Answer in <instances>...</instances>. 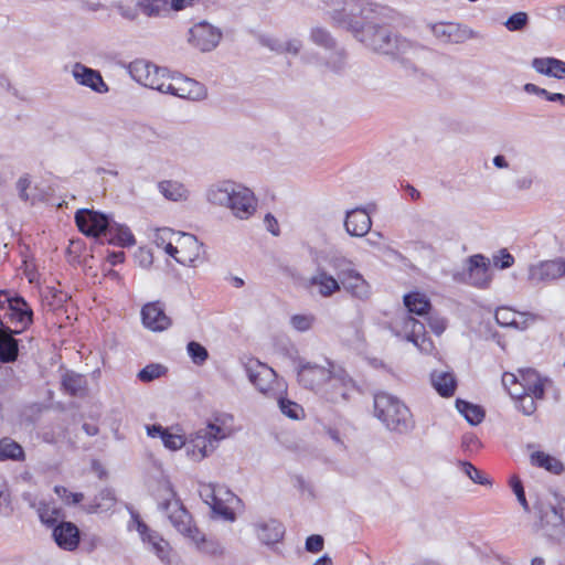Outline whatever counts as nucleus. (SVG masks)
I'll use <instances>...</instances> for the list:
<instances>
[{
    "label": "nucleus",
    "instance_id": "2",
    "mask_svg": "<svg viewBox=\"0 0 565 565\" xmlns=\"http://www.w3.org/2000/svg\"><path fill=\"white\" fill-rule=\"evenodd\" d=\"M374 415L391 431L407 434L415 427V422L408 407L398 398L387 393L374 395Z\"/></svg>",
    "mask_w": 565,
    "mask_h": 565
},
{
    "label": "nucleus",
    "instance_id": "9",
    "mask_svg": "<svg viewBox=\"0 0 565 565\" xmlns=\"http://www.w3.org/2000/svg\"><path fill=\"white\" fill-rule=\"evenodd\" d=\"M129 72L138 83L166 94V85L171 75L164 68L145 60H136L130 63Z\"/></svg>",
    "mask_w": 565,
    "mask_h": 565
},
{
    "label": "nucleus",
    "instance_id": "1",
    "mask_svg": "<svg viewBox=\"0 0 565 565\" xmlns=\"http://www.w3.org/2000/svg\"><path fill=\"white\" fill-rule=\"evenodd\" d=\"M205 199L215 206L226 207L238 220H248L257 209V199L246 186L231 180L211 184Z\"/></svg>",
    "mask_w": 565,
    "mask_h": 565
},
{
    "label": "nucleus",
    "instance_id": "49",
    "mask_svg": "<svg viewBox=\"0 0 565 565\" xmlns=\"http://www.w3.org/2000/svg\"><path fill=\"white\" fill-rule=\"evenodd\" d=\"M188 353L196 365H202L209 358L207 350L199 342L191 341L188 343Z\"/></svg>",
    "mask_w": 565,
    "mask_h": 565
},
{
    "label": "nucleus",
    "instance_id": "21",
    "mask_svg": "<svg viewBox=\"0 0 565 565\" xmlns=\"http://www.w3.org/2000/svg\"><path fill=\"white\" fill-rule=\"evenodd\" d=\"M141 318L143 326L153 332H161L171 326V319L159 301L146 303L141 309Z\"/></svg>",
    "mask_w": 565,
    "mask_h": 565
},
{
    "label": "nucleus",
    "instance_id": "8",
    "mask_svg": "<svg viewBox=\"0 0 565 565\" xmlns=\"http://www.w3.org/2000/svg\"><path fill=\"white\" fill-rule=\"evenodd\" d=\"M342 366L335 364L329 359H324L323 364L316 362H300L298 366V382L305 387L316 393L332 377Z\"/></svg>",
    "mask_w": 565,
    "mask_h": 565
},
{
    "label": "nucleus",
    "instance_id": "63",
    "mask_svg": "<svg viewBox=\"0 0 565 565\" xmlns=\"http://www.w3.org/2000/svg\"><path fill=\"white\" fill-rule=\"evenodd\" d=\"M260 43L264 46H267L268 49H270L271 51H275L277 53H282V41H280L278 39L270 38V36H262Z\"/></svg>",
    "mask_w": 565,
    "mask_h": 565
},
{
    "label": "nucleus",
    "instance_id": "24",
    "mask_svg": "<svg viewBox=\"0 0 565 565\" xmlns=\"http://www.w3.org/2000/svg\"><path fill=\"white\" fill-rule=\"evenodd\" d=\"M359 300H367L371 297V286L364 277L354 269L340 279V288Z\"/></svg>",
    "mask_w": 565,
    "mask_h": 565
},
{
    "label": "nucleus",
    "instance_id": "23",
    "mask_svg": "<svg viewBox=\"0 0 565 565\" xmlns=\"http://www.w3.org/2000/svg\"><path fill=\"white\" fill-rule=\"evenodd\" d=\"M544 381L539 373L532 369L521 371L520 387L511 390V396L533 394L537 399L544 397Z\"/></svg>",
    "mask_w": 565,
    "mask_h": 565
},
{
    "label": "nucleus",
    "instance_id": "13",
    "mask_svg": "<svg viewBox=\"0 0 565 565\" xmlns=\"http://www.w3.org/2000/svg\"><path fill=\"white\" fill-rule=\"evenodd\" d=\"M166 94L190 100H202L207 96L203 84L181 75H171L166 85Z\"/></svg>",
    "mask_w": 565,
    "mask_h": 565
},
{
    "label": "nucleus",
    "instance_id": "11",
    "mask_svg": "<svg viewBox=\"0 0 565 565\" xmlns=\"http://www.w3.org/2000/svg\"><path fill=\"white\" fill-rule=\"evenodd\" d=\"M136 530L138 531L142 542L153 552L158 558L166 565H172L171 546L158 532L152 531L143 523L137 514H132Z\"/></svg>",
    "mask_w": 565,
    "mask_h": 565
},
{
    "label": "nucleus",
    "instance_id": "51",
    "mask_svg": "<svg viewBox=\"0 0 565 565\" xmlns=\"http://www.w3.org/2000/svg\"><path fill=\"white\" fill-rule=\"evenodd\" d=\"M166 372V367L161 364H149L145 366L142 370L138 373V379L141 382H151L156 379H159Z\"/></svg>",
    "mask_w": 565,
    "mask_h": 565
},
{
    "label": "nucleus",
    "instance_id": "14",
    "mask_svg": "<svg viewBox=\"0 0 565 565\" xmlns=\"http://www.w3.org/2000/svg\"><path fill=\"white\" fill-rule=\"evenodd\" d=\"M246 373L255 387L267 396H275L274 383L276 381L275 371L258 360H249L246 365Z\"/></svg>",
    "mask_w": 565,
    "mask_h": 565
},
{
    "label": "nucleus",
    "instance_id": "47",
    "mask_svg": "<svg viewBox=\"0 0 565 565\" xmlns=\"http://www.w3.org/2000/svg\"><path fill=\"white\" fill-rule=\"evenodd\" d=\"M329 264L331 268L337 273L338 279L344 278L347 274L354 270L353 264L350 259L344 256L334 255L330 258Z\"/></svg>",
    "mask_w": 565,
    "mask_h": 565
},
{
    "label": "nucleus",
    "instance_id": "62",
    "mask_svg": "<svg viewBox=\"0 0 565 565\" xmlns=\"http://www.w3.org/2000/svg\"><path fill=\"white\" fill-rule=\"evenodd\" d=\"M513 263V256L509 254L505 249H502L500 252V255L494 257V264L502 269L511 267Z\"/></svg>",
    "mask_w": 565,
    "mask_h": 565
},
{
    "label": "nucleus",
    "instance_id": "45",
    "mask_svg": "<svg viewBox=\"0 0 565 565\" xmlns=\"http://www.w3.org/2000/svg\"><path fill=\"white\" fill-rule=\"evenodd\" d=\"M41 522L47 526L54 527L58 523L61 516V509L51 507L46 503H41L38 509Z\"/></svg>",
    "mask_w": 565,
    "mask_h": 565
},
{
    "label": "nucleus",
    "instance_id": "33",
    "mask_svg": "<svg viewBox=\"0 0 565 565\" xmlns=\"http://www.w3.org/2000/svg\"><path fill=\"white\" fill-rule=\"evenodd\" d=\"M62 386L72 396H82L87 390V381L84 375L67 371L62 377Z\"/></svg>",
    "mask_w": 565,
    "mask_h": 565
},
{
    "label": "nucleus",
    "instance_id": "16",
    "mask_svg": "<svg viewBox=\"0 0 565 565\" xmlns=\"http://www.w3.org/2000/svg\"><path fill=\"white\" fill-rule=\"evenodd\" d=\"M303 60L321 70L333 73H340L347 65V54L342 47L338 46V44L334 45V49H330V51L318 52L312 56L306 55L303 56Z\"/></svg>",
    "mask_w": 565,
    "mask_h": 565
},
{
    "label": "nucleus",
    "instance_id": "30",
    "mask_svg": "<svg viewBox=\"0 0 565 565\" xmlns=\"http://www.w3.org/2000/svg\"><path fill=\"white\" fill-rule=\"evenodd\" d=\"M147 433L150 437H159L164 447L170 450L180 449L185 445V439L181 435L172 434L161 425H151L147 427Z\"/></svg>",
    "mask_w": 565,
    "mask_h": 565
},
{
    "label": "nucleus",
    "instance_id": "50",
    "mask_svg": "<svg viewBox=\"0 0 565 565\" xmlns=\"http://www.w3.org/2000/svg\"><path fill=\"white\" fill-rule=\"evenodd\" d=\"M316 322V317L311 313L308 315H295L290 318L291 327L300 332L310 330Z\"/></svg>",
    "mask_w": 565,
    "mask_h": 565
},
{
    "label": "nucleus",
    "instance_id": "18",
    "mask_svg": "<svg viewBox=\"0 0 565 565\" xmlns=\"http://www.w3.org/2000/svg\"><path fill=\"white\" fill-rule=\"evenodd\" d=\"M173 257L181 265H191L200 257L201 244L198 238L188 233H181L175 243Z\"/></svg>",
    "mask_w": 565,
    "mask_h": 565
},
{
    "label": "nucleus",
    "instance_id": "60",
    "mask_svg": "<svg viewBox=\"0 0 565 565\" xmlns=\"http://www.w3.org/2000/svg\"><path fill=\"white\" fill-rule=\"evenodd\" d=\"M323 548V537L318 534L310 535L306 540V550L310 553H318Z\"/></svg>",
    "mask_w": 565,
    "mask_h": 565
},
{
    "label": "nucleus",
    "instance_id": "6",
    "mask_svg": "<svg viewBox=\"0 0 565 565\" xmlns=\"http://www.w3.org/2000/svg\"><path fill=\"white\" fill-rule=\"evenodd\" d=\"M390 328L397 337H403L413 342L420 352H433L434 343L427 337L424 323L409 316L407 311L396 315L391 321Z\"/></svg>",
    "mask_w": 565,
    "mask_h": 565
},
{
    "label": "nucleus",
    "instance_id": "55",
    "mask_svg": "<svg viewBox=\"0 0 565 565\" xmlns=\"http://www.w3.org/2000/svg\"><path fill=\"white\" fill-rule=\"evenodd\" d=\"M54 492L58 495V498L64 500L67 504H77V503H79L84 499L83 493L70 492L63 486H55L54 487Z\"/></svg>",
    "mask_w": 565,
    "mask_h": 565
},
{
    "label": "nucleus",
    "instance_id": "52",
    "mask_svg": "<svg viewBox=\"0 0 565 565\" xmlns=\"http://www.w3.org/2000/svg\"><path fill=\"white\" fill-rule=\"evenodd\" d=\"M461 467H462L463 472L475 483L491 484L490 480L483 475V472L481 470L477 469L472 463L465 461L461 463Z\"/></svg>",
    "mask_w": 565,
    "mask_h": 565
},
{
    "label": "nucleus",
    "instance_id": "5",
    "mask_svg": "<svg viewBox=\"0 0 565 565\" xmlns=\"http://www.w3.org/2000/svg\"><path fill=\"white\" fill-rule=\"evenodd\" d=\"M373 14L372 4L362 0H350L345 1L341 9H334L331 18L339 26L351 31L358 39L373 21Z\"/></svg>",
    "mask_w": 565,
    "mask_h": 565
},
{
    "label": "nucleus",
    "instance_id": "20",
    "mask_svg": "<svg viewBox=\"0 0 565 565\" xmlns=\"http://www.w3.org/2000/svg\"><path fill=\"white\" fill-rule=\"evenodd\" d=\"M52 536L60 548L68 552L75 551L81 541L79 529L68 521L58 522L53 527Z\"/></svg>",
    "mask_w": 565,
    "mask_h": 565
},
{
    "label": "nucleus",
    "instance_id": "26",
    "mask_svg": "<svg viewBox=\"0 0 565 565\" xmlns=\"http://www.w3.org/2000/svg\"><path fill=\"white\" fill-rule=\"evenodd\" d=\"M4 316L9 318V321L12 324L20 327L19 330L14 331L15 333H19L32 323L33 312L23 298L14 297L13 302H11V308L4 313Z\"/></svg>",
    "mask_w": 565,
    "mask_h": 565
},
{
    "label": "nucleus",
    "instance_id": "38",
    "mask_svg": "<svg viewBox=\"0 0 565 565\" xmlns=\"http://www.w3.org/2000/svg\"><path fill=\"white\" fill-rule=\"evenodd\" d=\"M404 305L407 308L408 313H416L418 316H425L430 309V302L428 298L420 292H411L404 296Z\"/></svg>",
    "mask_w": 565,
    "mask_h": 565
},
{
    "label": "nucleus",
    "instance_id": "42",
    "mask_svg": "<svg viewBox=\"0 0 565 565\" xmlns=\"http://www.w3.org/2000/svg\"><path fill=\"white\" fill-rule=\"evenodd\" d=\"M456 406L459 413L462 414L467 422L471 425H478L484 418V412L478 405H473L466 401L457 399Z\"/></svg>",
    "mask_w": 565,
    "mask_h": 565
},
{
    "label": "nucleus",
    "instance_id": "4",
    "mask_svg": "<svg viewBox=\"0 0 565 565\" xmlns=\"http://www.w3.org/2000/svg\"><path fill=\"white\" fill-rule=\"evenodd\" d=\"M358 39L373 51L393 56L405 54L412 47L409 41L393 34L386 26H376L373 21Z\"/></svg>",
    "mask_w": 565,
    "mask_h": 565
},
{
    "label": "nucleus",
    "instance_id": "3",
    "mask_svg": "<svg viewBox=\"0 0 565 565\" xmlns=\"http://www.w3.org/2000/svg\"><path fill=\"white\" fill-rule=\"evenodd\" d=\"M231 435V428L221 423L220 418L209 423L204 428L192 434L185 441L188 456L193 461H201L210 456L218 443Z\"/></svg>",
    "mask_w": 565,
    "mask_h": 565
},
{
    "label": "nucleus",
    "instance_id": "15",
    "mask_svg": "<svg viewBox=\"0 0 565 565\" xmlns=\"http://www.w3.org/2000/svg\"><path fill=\"white\" fill-rule=\"evenodd\" d=\"M75 222L78 230L87 236H98L107 233L111 223L107 215L89 210L77 211Z\"/></svg>",
    "mask_w": 565,
    "mask_h": 565
},
{
    "label": "nucleus",
    "instance_id": "39",
    "mask_svg": "<svg viewBox=\"0 0 565 565\" xmlns=\"http://www.w3.org/2000/svg\"><path fill=\"white\" fill-rule=\"evenodd\" d=\"M180 235V232H174L171 228L164 227L156 231L153 235V243L158 247H162L168 255H173L175 252V243Z\"/></svg>",
    "mask_w": 565,
    "mask_h": 565
},
{
    "label": "nucleus",
    "instance_id": "12",
    "mask_svg": "<svg viewBox=\"0 0 565 565\" xmlns=\"http://www.w3.org/2000/svg\"><path fill=\"white\" fill-rule=\"evenodd\" d=\"M222 39L220 29L206 21L195 23L189 31V43L201 52H211Z\"/></svg>",
    "mask_w": 565,
    "mask_h": 565
},
{
    "label": "nucleus",
    "instance_id": "17",
    "mask_svg": "<svg viewBox=\"0 0 565 565\" xmlns=\"http://www.w3.org/2000/svg\"><path fill=\"white\" fill-rule=\"evenodd\" d=\"M565 276V258L541 262L529 268V280L534 284L551 281Z\"/></svg>",
    "mask_w": 565,
    "mask_h": 565
},
{
    "label": "nucleus",
    "instance_id": "34",
    "mask_svg": "<svg viewBox=\"0 0 565 565\" xmlns=\"http://www.w3.org/2000/svg\"><path fill=\"white\" fill-rule=\"evenodd\" d=\"M25 452L22 446L10 437L0 439V461H24Z\"/></svg>",
    "mask_w": 565,
    "mask_h": 565
},
{
    "label": "nucleus",
    "instance_id": "27",
    "mask_svg": "<svg viewBox=\"0 0 565 565\" xmlns=\"http://www.w3.org/2000/svg\"><path fill=\"white\" fill-rule=\"evenodd\" d=\"M310 287L316 288L317 292L323 297H332L340 291V280L327 273L324 269H318L308 280Z\"/></svg>",
    "mask_w": 565,
    "mask_h": 565
},
{
    "label": "nucleus",
    "instance_id": "44",
    "mask_svg": "<svg viewBox=\"0 0 565 565\" xmlns=\"http://www.w3.org/2000/svg\"><path fill=\"white\" fill-rule=\"evenodd\" d=\"M311 41L322 49L321 52L330 51V49H334L337 42L331 36V34L322 28H313L310 32Z\"/></svg>",
    "mask_w": 565,
    "mask_h": 565
},
{
    "label": "nucleus",
    "instance_id": "61",
    "mask_svg": "<svg viewBox=\"0 0 565 565\" xmlns=\"http://www.w3.org/2000/svg\"><path fill=\"white\" fill-rule=\"evenodd\" d=\"M302 47V42L299 39H290L282 42V53H289L292 55L299 54Z\"/></svg>",
    "mask_w": 565,
    "mask_h": 565
},
{
    "label": "nucleus",
    "instance_id": "36",
    "mask_svg": "<svg viewBox=\"0 0 565 565\" xmlns=\"http://www.w3.org/2000/svg\"><path fill=\"white\" fill-rule=\"evenodd\" d=\"M470 279L477 286L487 284L488 264L487 258L482 255H473L469 259Z\"/></svg>",
    "mask_w": 565,
    "mask_h": 565
},
{
    "label": "nucleus",
    "instance_id": "43",
    "mask_svg": "<svg viewBox=\"0 0 565 565\" xmlns=\"http://www.w3.org/2000/svg\"><path fill=\"white\" fill-rule=\"evenodd\" d=\"M531 461L533 465L542 467L552 473L558 475L564 470V466L558 459L542 451L532 454Z\"/></svg>",
    "mask_w": 565,
    "mask_h": 565
},
{
    "label": "nucleus",
    "instance_id": "19",
    "mask_svg": "<svg viewBox=\"0 0 565 565\" xmlns=\"http://www.w3.org/2000/svg\"><path fill=\"white\" fill-rule=\"evenodd\" d=\"M72 76L77 84L86 86L96 93L104 94L108 92V85L104 82L102 74L79 62L72 66Z\"/></svg>",
    "mask_w": 565,
    "mask_h": 565
},
{
    "label": "nucleus",
    "instance_id": "28",
    "mask_svg": "<svg viewBox=\"0 0 565 565\" xmlns=\"http://www.w3.org/2000/svg\"><path fill=\"white\" fill-rule=\"evenodd\" d=\"M10 328H0V362L11 363L18 359L19 343Z\"/></svg>",
    "mask_w": 565,
    "mask_h": 565
},
{
    "label": "nucleus",
    "instance_id": "54",
    "mask_svg": "<svg viewBox=\"0 0 565 565\" xmlns=\"http://www.w3.org/2000/svg\"><path fill=\"white\" fill-rule=\"evenodd\" d=\"M519 402V409L526 416L536 411L535 396L533 394H522L521 396H511Z\"/></svg>",
    "mask_w": 565,
    "mask_h": 565
},
{
    "label": "nucleus",
    "instance_id": "53",
    "mask_svg": "<svg viewBox=\"0 0 565 565\" xmlns=\"http://www.w3.org/2000/svg\"><path fill=\"white\" fill-rule=\"evenodd\" d=\"M529 23V17L525 12H516L512 14L505 22L504 26L509 31H521L523 30Z\"/></svg>",
    "mask_w": 565,
    "mask_h": 565
},
{
    "label": "nucleus",
    "instance_id": "31",
    "mask_svg": "<svg viewBox=\"0 0 565 565\" xmlns=\"http://www.w3.org/2000/svg\"><path fill=\"white\" fill-rule=\"evenodd\" d=\"M136 7L148 18H163L171 12L169 0H138Z\"/></svg>",
    "mask_w": 565,
    "mask_h": 565
},
{
    "label": "nucleus",
    "instance_id": "40",
    "mask_svg": "<svg viewBox=\"0 0 565 565\" xmlns=\"http://www.w3.org/2000/svg\"><path fill=\"white\" fill-rule=\"evenodd\" d=\"M160 193L168 200L182 201L189 196L188 189L177 181H162L158 185Z\"/></svg>",
    "mask_w": 565,
    "mask_h": 565
},
{
    "label": "nucleus",
    "instance_id": "25",
    "mask_svg": "<svg viewBox=\"0 0 565 565\" xmlns=\"http://www.w3.org/2000/svg\"><path fill=\"white\" fill-rule=\"evenodd\" d=\"M344 227L349 235L362 237L370 232L372 220L364 210L354 209L347 212Z\"/></svg>",
    "mask_w": 565,
    "mask_h": 565
},
{
    "label": "nucleus",
    "instance_id": "37",
    "mask_svg": "<svg viewBox=\"0 0 565 565\" xmlns=\"http://www.w3.org/2000/svg\"><path fill=\"white\" fill-rule=\"evenodd\" d=\"M109 242L122 247L135 245L136 241L130 230L121 224L111 222L107 231Z\"/></svg>",
    "mask_w": 565,
    "mask_h": 565
},
{
    "label": "nucleus",
    "instance_id": "56",
    "mask_svg": "<svg viewBox=\"0 0 565 565\" xmlns=\"http://www.w3.org/2000/svg\"><path fill=\"white\" fill-rule=\"evenodd\" d=\"M17 189L21 200L28 202L34 200V194L31 193V180L29 175L21 177L17 182Z\"/></svg>",
    "mask_w": 565,
    "mask_h": 565
},
{
    "label": "nucleus",
    "instance_id": "48",
    "mask_svg": "<svg viewBox=\"0 0 565 565\" xmlns=\"http://www.w3.org/2000/svg\"><path fill=\"white\" fill-rule=\"evenodd\" d=\"M278 406L281 413L291 419H299L303 414V408L299 404L287 398L279 397Z\"/></svg>",
    "mask_w": 565,
    "mask_h": 565
},
{
    "label": "nucleus",
    "instance_id": "32",
    "mask_svg": "<svg viewBox=\"0 0 565 565\" xmlns=\"http://www.w3.org/2000/svg\"><path fill=\"white\" fill-rule=\"evenodd\" d=\"M189 540L200 552L204 554L220 556L224 553L223 546L217 541L207 539L199 529L192 534V536H190Z\"/></svg>",
    "mask_w": 565,
    "mask_h": 565
},
{
    "label": "nucleus",
    "instance_id": "57",
    "mask_svg": "<svg viewBox=\"0 0 565 565\" xmlns=\"http://www.w3.org/2000/svg\"><path fill=\"white\" fill-rule=\"evenodd\" d=\"M554 60L555 57H535L533 58L531 65L537 73L548 76L552 72L551 68L554 64Z\"/></svg>",
    "mask_w": 565,
    "mask_h": 565
},
{
    "label": "nucleus",
    "instance_id": "29",
    "mask_svg": "<svg viewBox=\"0 0 565 565\" xmlns=\"http://www.w3.org/2000/svg\"><path fill=\"white\" fill-rule=\"evenodd\" d=\"M258 539L267 545L278 543L285 533L282 524L276 520L260 522L256 525Z\"/></svg>",
    "mask_w": 565,
    "mask_h": 565
},
{
    "label": "nucleus",
    "instance_id": "7",
    "mask_svg": "<svg viewBox=\"0 0 565 565\" xmlns=\"http://www.w3.org/2000/svg\"><path fill=\"white\" fill-rule=\"evenodd\" d=\"M162 491H164L166 497L163 502L160 503V509L164 511L172 526L189 540L198 530L192 522V516L177 498L169 482L162 484Z\"/></svg>",
    "mask_w": 565,
    "mask_h": 565
},
{
    "label": "nucleus",
    "instance_id": "22",
    "mask_svg": "<svg viewBox=\"0 0 565 565\" xmlns=\"http://www.w3.org/2000/svg\"><path fill=\"white\" fill-rule=\"evenodd\" d=\"M434 36L443 43H462L471 38V32L460 24L438 22L430 26Z\"/></svg>",
    "mask_w": 565,
    "mask_h": 565
},
{
    "label": "nucleus",
    "instance_id": "46",
    "mask_svg": "<svg viewBox=\"0 0 565 565\" xmlns=\"http://www.w3.org/2000/svg\"><path fill=\"white\" fill-rule=\"evenodd\" d=\"M518 318L519 315L508 307L499 308L495 311V321L498 322V324L502 327H512L515 329H521Z\"/></svg>",
    "mask_w": 565,
    "mask_h": 565
},
{
    "label": "nucleus",
    "instance_id": "58",
    "mask_svg": "<svg viewBox=\"0 0 565 565\" xmlns=\"http://www.w3.org/2000/svg\"><path fill=\"white\" fill-rule=\"evenodd\" d=\"M511 487L518 498V501L520 502V504L522 505L524 511L527 512L530 509H529V504H527V501L525 498V493H524V489H523V484H522L521 480L518 477H513L511 479Z\"/></svg>",
    "mask_w": 565,
    "mask_h": 565
},
{
    "label": "nucleus",
    "instance_id": "59",
    "mask_svg": "<svg viewBox=\"0 0 565 565\" xmlns=\"http://www.w3.org/2000/svg\"><path fill=\"white\" fill-rule=\"evenodd\" d=\"M521 382V371L519 372V375H515L513 373H504L502 375V385L507 388L509 394L511 395V390H514V387H520Z\"/></svg>",
    "mask_w": 565,
    "mask_h": 565
},
{
    "label": "nucleus",
    "instance_id": "41",
    "mask_svg": "<svg viewBox=\"0 0 565 565\" xmlns=\"http://www.w3.org/2000/svg\"><path fill=\"white\" fill-rule=\"evenodd\" d=\"M116 503V497L113 490L104 489L94 499L93 503L88 505V513H98L109 511Z\"/></svg>",
    "mask_w": 565,
    "mask_h": 565
},
{
    "label": "nucleus",
    "instance_id": "64",
    "mask_svg": "<svg viewBox=\"0 0 565 565\" xmlns=\"http://www.w3.org/2000/svg\"><path fill=\"white\" fill-rule=\"evenodd\" d=\"M551 73L548 77H554L557 79H562L565 77V62L558 58L554 60V64L551 68Z\"/></svg>",
    "mask_w": 565,
    "mask_h": 565
},
{
    "label": "nucleus",
    "instance_id": "10",
    "mask_svg": "<svg viewBox=\"0 0 565 565\" xmlns=\"http://www.w3.org/2000/svg\"><path fill=\"white\" fill-rule=\"evenodd\" d=\"M354 382L347 371L341 367L317 393L323 401L331 404H341L349 401L354 391Z\"/></svg>",
    "mask_w": 565,
    "mask_h": 565
},
{
    "label": "nucleus",
    "instance_id": "35",
    "mask_svg": "<svg viewBox=\"0 0 565 565\" xmlns=\"http://www.w3.org/2000/svg\"><path fill=\"white\" fill-rule=\"evenodd\" d=\"M431 383L435 390L445 397L454 395L457 386L454 374L449 372H434Z\"/></svg>",
    "mask_w": 565,
    "mask_h": 565
}]
</instances>
